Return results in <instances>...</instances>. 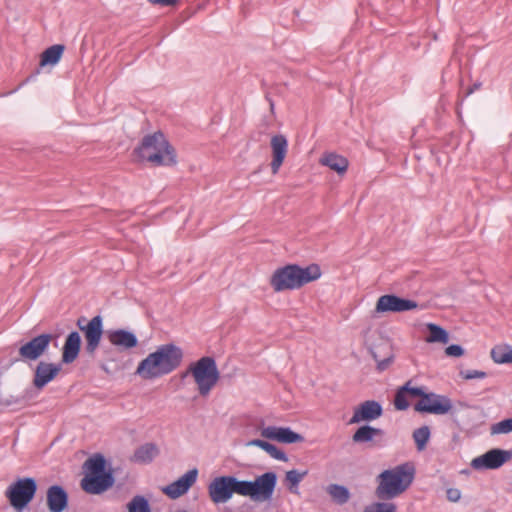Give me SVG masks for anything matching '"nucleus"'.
Masks as SVG:
<instances>
[{"instance_id":"18","label":"nucleus","mask_w":512,"mask_h":512,"mask_svg":"<svg viewBox=\"0 0 512 512\" xmlns=\"http://www.w3.org/2000/svg\"><path fill=\"white\" fill-rule=\"evenodd\" d=\"M270 145L272 149V161L270 166L272 173L277 174L287 155L288 141L284 135L277 134L271 138Z\"/></svg>"},{"instance_id":"8","label":"nucleus","mask_w":512,"mask_h":512,"mask_svg":"<svg viewBox=\"0 0 512 512\" xmlns=\"http://www.w3.org/2000/svg\"><path fill=\"white\" fill-rule=\"evenodd\" d=\"M414 410L419 413L434 415H444L449 413L452 417H454L456 413L452 400L448 396L434 392H429L423 399H419V401L414 405Z\"/></svg>"},{"instance_id":"47","label":"nucleus","mask_w":512,"mask_h":512,"mask_svg":"<svg viewBox=\"0 0 512 512\" xmlns=\"http://www.w3.org/2000/svg\"><path fill=\"white\" fill-rule=\"evenodd\" d=\"M85 318L84 317H80L78 320H77V326L78 328L82 331V328H85Z\"/></svg>"},{"instance_id":"32","label":"nucleus","mask_w":512,"mask_h":512,"mask_svg":"<svg viewBox=\"0 0 512 512\" xmlns=\"http://www.w3.org/2000/svg\"><path fill=\"white\" fill-rule=\"evenodd\" d=\"M130 512H152L150 503L142 495H136L130 500Z\"/></svg>"},{"instance_id":"29","label":"nucleus","mask_w":512,"mask_h":512,"mask_svg":"<svg viewBox=\"0 0 512 512\" xmlns=\"http://www.w3.org/2000/svg\"><path fill=\"white\" fill-rule=\"evenodd\" d=\"M430 428L426 425L413 431V440L419 451L423 450L430 438Z\"/></svg>"},{"instance_id":"25","label":"nucleus","mask_w":512,"mask_h":512,"mask_svg":"<svg viewBox=\"0 0 512 512\" xmlns=\"http://www.w3.org/2000/svg\"><path fill=\"white\" fill-rule=\"evenodd\" d=\"M64 49V46L61 44H56L47 48L41 55L40 65L46 66L57 64L62 57Z\"/></svg>"},{"instance_id":"7","label":"nucleus","mask_w":512,"mask_h":512,"mask_svg":"<svg viewBox=\"0 0 512 512\" xmlns=\"http://www.w3.org/2000/svg\"><path fill=\"white\" fill-rule=\"evenodd\" d=\"M276 485L277 474L265 472L253 481L240 480V496L249 497L254 502H266L272 498Z\"/></svg>"},{"instance_id":"43","label":"nucleus","mask_w":512,"mask_h":512,"mask_svg":"<svg viewBox=\"0 0 512 512\" xmlns=\"http://www.w3.org/2000/svg\"><path fill=\"white\" fill-rule=\"evenodd\" d=\"M270 442L262 439H253L247 442L246 446H255L265 451L266 447Z\"/></svg>"},{"instance_id":"9","label":"nucleus","mask_w":512,"mask_h":512,"mask_svg":"<svg viewBox=\"0 0 512 512\" xmlns=\"http://www.w3.org/2000/svg\"><path fill=\"white\" fill-rule=\"evenodd\" d=\"M240 480L235 476H219L210 482L208 492L210 499L215 503H226L233 494L240 495Z\"/></svg>"},{"instance_id":"24","label":"nucleus","mask_w":512,"mask_h":512,"mask_svg":"<svg viewBox=\"0 0 512 512\" xmlns=\"http://www.w3.org/2000/svg\"><path fill=\"white\" fill-rule=\"evenodd\" d=\"M326 491L332 498L333 502L338 505L346 504L351 496L349 489L339 484L328 485Z\"/></svg>"},{"instance_id":"40","label":"nucleus","mask_w":512,"mask_h":512,"mask_svg":"<svg viewBox=\"0 0 512 512\" xmlns=\"http://www.w3.org/2000/svg\"><path fill=\"white\" fill-rule=\"evenodd\" d=\"M460 376L463 378V379H466V380H472V379H476V378H485L487 376L486 372L484 371H479V370H462L460 371Z\"/></svg>"},{"instance_id":"22","label":"nucleus","mask_w":512,"mask_h":512,"mask_svg":"<svg viewBox=\"0 0 512 512\" xmlns=\"http://www.w3.org/2000/svg\"><path fill=\"white\" fill-rule=\"evenodd\" d=\"M385 432L370 425L360 426L352 436V440L355 443H367L371 442L375 437H383Z\"/></svg>"},{"instance_id":"48","label":"nucleus","mask_w":512,"mask_h":512,"mask_svg":"<svg viewBox=\"0 0 512 512\" xmlns=\"http://www.w3.org/2000/svg\"><path fill=\"white\" fill-rule=\"evenodd\" d=\"M509 363H512V349L509 351Z\"/></svg>"},{"instance_id":"30","label":"nucleus","mask_w":512,"mask_h":512,"mask_svg":"<svg viewBox=\"0 0 512 512\" xmlns=\"http://www.w3.org/2000/svg\"><path fill=\"white\" fill-rule=\"evenodd\" d=\"M308 474L307 470L302 472L292 469L286 472L285 480L288 483V488L291 492H296V489L299 483L303 480V478Z\"/></svg>"},{"instance_id":"31","label":"nucleus","mask_w":512,"mask_h":512,"mask_svg":"<svg viewBox=\"0 0 512 512\" xmlns=\"http://www.w3.org/2000/svg\"><path fill=\"white\" fill-rule=\"evenodd\" d=\"M370 353L372 358L377 363V370L379 372H383L388 369V367L392 364L394 360V355L391 350L384 353L383 358H378V349H370Z\"/></svg>"},{"instance_id":"16","label":"nucleus","mask_w":512,"mask_h":512,"mask_svg":"<svg viewBox=\"0 0 512 512\" xmlns=\"http://www.w3.org/2000/svg\"><path fill=\"white\" fill-rule=\"evenodd\" d=\"M198 470L193 468L187 471L179 479L163 488V492L171 499H177L188 492L192 485L196 482Z\"/></svg>"},{"instance_id":"42","label":"nucleus","mask_w":512,"mask_h":512,"mask_svg":"<svg viewBox=\"0 0 512 512\" xmlns=\"http://www.w3.org/2000/svg\"><path fill=\"white\" fill-rule=\"evenodd\" d=\"M447 499L451 502H457L461 498V492L457 488H449L446 491Z\"/></svg>"},{"instance_id":"38","label":"nucleus","mask_w":512,"mask_h":512,"mask_svg":"<svg viewBox=\"0 0 512 512\" xmlns=\"http://www.w3.org/2000/svg\"><path fill=\"white\" fill-rule=\"evenodd\" d=\"M265 452L268 453L272 458H274L276 460L283 461V462L288 461V456L286 455V453L272 443L268 444V446L265 449Z\"/></svg>"},{"instance_id":"21","label":"nucleus","mask_w":512,"mask_h":512,"mask_svg":"<svg viewBox=\"0 0 512 512\" xmlns=\"http://www.w3.org/2000/svg\"><path fill=\"white\" fill-rule=\"evenodd\" d=\"M160 454L157 444L147 442L137 447L130 457V461L146 465L150 464Z\"/></svg>"},{"instance_id":"10","label":"nucleus","mask_w":512,"mask_h":512,"mask_svg":"<svg viewBox=\"0 0 512 512\" xmlns=\"http://www.w3.org/2000/svg\"><path fill=\"white\" fill-rule=\"evenodd\" d=\"M36 490L33 478H22L10 485L5 494L15 509H22L33 499Z\"/></svg>"},{"instance_id":"35","label":"nucleus","mask_w":512,"mask_h":512,"mask_svg":"<svg viewBox=\"0 0 512 512\" xmlns=\"http://www.w3.org/2000/svg\"><path fill=\"white\" fill-rule=\"evenodd\" d=\"M397 507L390 502H376L367 506L363 512H396Z\"/></svg>"},{"instance_id":"46","label":"nucleus","mask_w":512,"mask_h":512,"mask_svg":"<svg viewBox=\"0 0 512 512\" xmlns=\"http://www.w3.org/2000/svg\"><path fill=\"white\" fill-rule=\"evenodd\" d=\"M481 87V83H474L468 90L466 95L472 94L475 90H478Z\"/></svg>"},{"instance_id":"33","label":"nucleus","mask_w":512,"mask_h":512,"mask_svg":"<svg viewBox=\"0 0 512 512\" xmlns=\"http://www.w3.org/2000/svg\"><path fill=\"white\" fill-rule=\"evenodd\" d=\"M509 346H496L491 350V358L495 363H509Z\"/></svg>"},{"instance_id":"27","label":"nucleus","mask_w":512,"mask_h":512,"mask_svg":"<svg viewBox=\"0 0 512 512\" xmlns=\"http://www.w3.org/2000/svg\"><path fill=\"white\" fill-rule=\"evenodd\" d=\"M106 335L112 345L119 350L128 349V331L125 330H108Z\"/></svg>"},{"instance_id":"39","label":"nucleus","mask_w":512,"mask_h":512,"mask_svg":"<svg viewBox=\"0 0 512 512\" xmlns=\"http://www.w3.org/2000/svg\"><path fill=\"white\" fill-rule=\"evenodd\" d=\"M280 427L278 426H267L261 430V436L269 440H278Z\"/></svg>"},{"instance_id":"49","label":"nucleus","mask_w":512,"mask_h":512,"mask_svg":"<svg viewBox=\"0 0 512 512\" xmlns=\"http://www.w3.org/2000/svg\"><path fill=\"white\" fill-rule=\"evenodd\" d=\"M176 512H188V511H187V510L182 509V510H178V511H176Z\"/></svg>"},{"instance_id":"3","label":"nucleus","mask_w":512,"mask_h":512,"mask_svg":"<svg viewBox=\"0 0 512 512\" xmlns=\"http://www.w3.org/2000/svg\"><path fill=\"white\" fill-rule=\"evenodd\" d=\"M415 466L412 462H405L391 469L382 471L376 478L378 486L375 495L378 499L386 501L405 492L415 478Z\"/></svg>"},{"instance_id":"4","label":"nucleus","mask_w":512,"mask_h":512,"mask_svg":"<svg viewBox=\"0 0 512 512\" xmlns=\"http://www.w3.org/2000/svg\"><path fill=\"white\" fill-rule=\"evenodd\" d=\"M135 154L153 166H173L177 163L176 151L161 131L146 135L135 149Z\"/></svg>"},{"instance_id":"19","label":"nucleus","mask_w":512,"mask_h":512,"mask_svg":"<svg viewBox=\"0 0 512 512\" xmlns=\"http://www.w3.org/2000/svg\"><path fill=\"white\" fill-rule=\"evenodd\" d=\"M47 506L50 512H62L68 506V495L59 485H53L47 490Z\"/></svg>"},{"instance_id":"28","label":"nucleus","mask_w":512,"mask_h":512,"mask_svg":"<svg viewBox=\"0 0 512 512\" xmlns=\"http://www.w3.org/2000/svg\"><path fill=\"white\" fill-rule=\"evenodd\" d=\"M305 439L303 435L293 431L290 427H280V432L277 442L284 444L301 443Z\"/></svg>"},{"instance_id":"1","label":"nucleus","mask_w":512,"mask_h":512,"mask_svg":"<svg viewBox=\"0 0 512 512\" xmlns=\"http://www.w3.org/2000/svg\"><path fill=\"white\" fill-rule=\"evenodd\" d=\"M183 356V350L173 343L160 345L139 363L135 374L144 380L160 378L176 370Z\"/></svg>"},{"instance_id":"2","label":"nucleus","mask_w":512,"mask_h":512,"mask_svg":"<svg viewBox=\"0 0 512 512\" xmlns=\"http://www.w3.org/2000/svg\"><path fill=\"white\" fill-rule=\"evenodd\" d=\"M321 275V268L316 263L306 267H301L298 264H287L273 272L269 283L275 292L291 291L318 280Z\"/></svg>"},{"instance_id":"13","label":"nucleus","mask_w":512,"mask_h":512,"mask_svg":"<svg viewBox=\"0 0 512 512\" xmlns=\"http://www.w3.org/2000/svg\"><path fill=\"white\" fill-rule=\"evenodd\" d=\"M418 303L414 300L405 299L395 294H385L378 298L375 310L378 313L405 312L416 309Z\"/></svg>"},{"instance_id":"6","label":"nucleus","mask_w":512,"mask_h":512,"mask_svg":"<svg viewBox=\"0 0 512 512\" xmlns=\"http://www.w3.org/2000/svg\"><path fill=\"white\" fill-rule=\"evenodd\" d=\"M191 374L197 384V389L202 397H207L220 379V373L213 357L204 356L189 365L182 374L185 378Z\"/></svg>"},{"instance_id":"36","label":"nucleus","mask_w":512,"mask_h":512,"mask_svg":"<svg viewBox=\"0 0 512 512\" xmlns=\"http://www.w3.org/2000/svg\"><path fill=\"white\" fill-rule=\"evenodd\" d=\"M512 432V418L504 419L491 427L492 434H507Z\"/></svg>"},{"instance_id":"41","label":"nucleus","mask_w":512,"mask_h":512,"mask_svg":"<svg viewBox=\"0 0 512 512\" xmlns=\"http://www.w3.org/2000/svg\"><path fill=\"white\" fill-rule=\"evenodd\" d=\"M445 353L450 357H461L464 355V349L458 344H452L446 347Z\"/></svg>"},{"instance_id":"23","label":"nucleus","mask_w":512,"mask_h":512,"mask_svg":"<svg viewBox=\"0 0 512 512\" xmlns=\"http://www.w3.org/2000/svg\"><path fill=\"white\" fill-rule=\"evenodd\" d=\"M321 163L338 174L345 173L349 165V162L345 157L334 153L325 155L322 158Z\"/></svg>"},{"instance_id":"37","label":"nucleus","mask_w":512,"mask_h":512,"mask_svg":"<svg viewBox=\"0 0 512 512\" xmlns=\"http://www.w3.org/2000/svg\"><path fill=\"white\" fill-rule=\"evenodd\" d=\"M401 387H405V394H407L408 398H420L423 399L427 392L424 390L423 387H412L411 381H407L404 385Z\"/></svg>"},{"instance_id":"20","label":"nucleus","mask_w":512,"mask_h":512,"mask_svg":"<svg viewBox=\"0 0 512 512\" xmlns=\"http://www.w3.org/2000/svg\"><path fill=\"white\" fill-rule=\"evenodd\" d=\"M81 342V336L77 331H73L67 335L62 348V362L64 364H71L77 359Z\"/></svg>"},{"instance_id":"26","label":"nucleus","mask_w":512,"mask_h":512,"mask_svg":"<svg viewBox=\"0 0 512 512\" xmlns=\"http://www.w3.org/2000/svg\"><path fill=\"white\" fill-rule=\"evenodd\" d=\"M427 329L429 335L427 336L426 341L428 343H448L449 334L444 328L434 323H428Z\"/></svg>"},{"instance_id":"17","label":"nucleus","mask_w":512,"mask_h":512,"mask_svg":"<svg viewBox=\"0 0 512 512\" xmlns=\"http://www.w3.org/2000/svg\"><path fill=\"white\" fill-rule=\"evenodd\" d=\"M61 370V366L40 361L34 371L33 385L38 389H43L49 382L54 380Z\"/></svg>"},{"instance_id":"12","label":"nucleus","mask_w":512,"mask_h":512,"mask_svg":"<svg viewBox=\"0 0 512 512\" xmlns=\"http://www.w3.org/2000/svg\"><path fill=\"white\" fill-rule=\"evenodd\" d=\"M512 458V450L494 448L471 461L475 470L498 469Z\"/></svg>"},{"instance_id":"15","label":"nucleus","mask_w":512,"mask_h":512,"mask_svg":"<svg viewBox=\"0 0 512 512\" xmlns=\"http://www.w3.org/2000/svg\"><path fill=\"white\" fill-rule=\"evenodd\" d=\"M383 414L382 405L375 400H366L359 404L353 413L349 423L369 422L378 419Z\"/></svg>"},{"instance_id":"34","label":"nucleus","mask_w":512,"mask_h":512,"mask_svg":"<svg viewBox=\"0 0 512 512\" xmlns=\"http://www.w3.org/2000/svg\"><path fill=\"white\" fill-rule=\"evenodd\" d=\"M405 387H399L394 396V407L396 410L404 411L409 407L408 396L405 394Z\"/></svg>"},{"instance_id":"45","label":"nucleus","mask_w":512,"mask_h":512,"mask_svg":"<svg viewBox=\"0 0 512 512\" xmlns=\"http://www.w3.org/2000/svg\"><path fill=\"white\" fill-rule=\"evenodd\" d=\"M138 343L137 337L134 333L130 332V349L136 347Z\"/></svg>"},{"instance_id":"14","label":"nucleus","mask_w":512,"mask_h":512,"mask_svg":"<svg viewBox=\"0 0 512 512\" xmlns=\"http://www.w3.org/2000/svg\"><path fill=\"white\" fill-rule=\"evenodd\" d=\"M84 338L86 341L85 350L89 355H93L99 347L103 331V319L100 315L94 316L82 328Z\"/></svg>"},{"instance_id":"11","label":"nucleus","mask_w":512,"mask_h":512,"mask_svg":"<svg viewBox=\"0 0 512 512\" xmlns=\"http://www.w3.org/2000/svg\"><path fill=\"white\" fill-rule=\"evenodd\" d=\"M53 339L52 334L43 333L33 337L18 349L19 358L24 362L38 360L49 349V345Z\"/></svg>"},{"instance_id":"5","label":"nucleus","mask_w":512,"mask_h":512,"mask_svg":"<svg viewBox=\"0 0 512 512\" xmlns=\"http://www.w3.org/2000/svg\"><path fill=\"white\" fill-rule=\"evenodd\" d=\"M83 471L81 488L88 494H101L114 484L112 473L106 470V460L101 454L89 457L83 464Z\"/></svg>"},{"instance_id":"44","label":"nucleus","mask_w":512,"mask_h":512,"mask_svg":"<svg viewBox=\"0 0 512 512\" xmlns=\"http://www.w3.org/2000/svg\"><path fill=\"white\" fill-rule=\"evenodd\" d=\"M371 349H378V358H383L384 354L382 355V351L384 350H391L389 346L387 345H383V346H375V347H372Z\"/></svg>"}]
</instances>
